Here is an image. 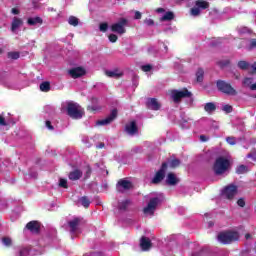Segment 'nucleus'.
<instances>
[{
  "instance_id": "obj_1",
  "label": "nucleus",
  "mask_w": 256,
  "mask_h": 256,
  "mask_svg": "<svg viewBox=\"0 0 256 256\" xmlns=\"http://www.w3.org/2000/svg\"><path fill=\"white\" fill-rule=\"evenodd\" d=\"M180 165L181 160H179L178 158L169 159L166 162H162L160 168L158 169V171H156L154 177L152 178L151 183L153 185H159V183H161V181L165 179L169 167L170 169H177V167H179Z\"/></svg>"
},
{
  "instance_id": "obj_2",
  "label": "nucleus",
  "mask_w": 256,
  "mask_h": 256,
  "mask_svg": "<svg viewBox=\"0 0 256 256\" xmlns=\"http://www.w3.org/2000/svg\"><path fill=\"white\" fill-rule=\"evenodd\" d=\"M230 165L231 162L229 161V159L224 156H219L218 158H216L212 169L215 175H223V173H225L229 169Z\"/></svg>"
},
{
  "instance_id": "obj_3",
  "label": "nucleus",
  "mask_w": 256,
  "mask_h": 256,
  "mask_svg": "<svg viewBox=\"0 0 256 256\" xmlns=\"http://www.w3.org/2000/svg\"><path fill=\"white\" fill-rule=\"evenodd\" d=\"M66 111L68 117H71V119H82L85 115L83 108L75 102H68Z\"/></svg>"
},
{
  "instance_id": "obj_4",
  "label": "nucleus",
  "mask_w": 256,
  "mask_h": 256,
  "mask_svg": "<svg viewBox=\"0 0 256 256\" xmlns=\"http://www.w3.org/2000/svg\"><path fill=\"white\" fill-rule=\"evenodd\" d=\"M217 239L222 245H229L239 241V232L235 231H226L218 234Z\"/></svg>"
},
{
  "instance_id": "obj_5",
  "label": "nucleus",
  "mask_w": 256,
  "mask_h": 256,
  "mask_svg": "<svg viewBox=\"0 0 256 256\" xmlns=\"http://www.w3.org/2000/svg\"><path fill=\"white\" fill-rule=\"evenodd\" d=\"M216 87L220 93L224 95H229L231 97H235L237 95V90L225 80H217Z\"/></svg>"
},
{
  "instance_id": "obj_6",
  "label": "nucleus",
  "mask_w": 256,
  "mask_h": 256,
  "mask_svg": "<svg viewBox=\"0 0 256 256\" xmlns=\"http://www.w3.org/2000/svg\"><path fill=\"white\" fill-rule=\"evenodd\" d=\"M195 6L190 9V15L192 17H199L201 15V11H205V9H209L210 4L205 0H196Z\"/></svg>"
},
{
  "instance_id": "obj_7",
  "label": "nucleus",
  "mask_w": 256,
  "mask_h": 256,
  "mask_svg": "<svg viewBox=\"0 0 256 256\" xmlns=\"http://www.w3.org/2000/svg\"><path fill=\"white\" fill-rule=\"evenodd\" d=\"M171 97L174 103H179L181 99H189L193 97V93H191L187 88H183L182 90H171Z\"/></svg>"
},
{
  "instance_id": "obj_8",
  "label": "nucleus",
  "mask_w": 256,
  "mask_h": 256,
  "mask_svg": "<svg viewBox=\"0 0 256 256\" xmlns=\"http://www.w3.org/2000/svg\"><path fill=\"white\" fill-rule=\"evenodd\" d=\"M159 203H161L159 197L150 198L147 206L143 208L144 215H155Z\"/></svg>"
},
{
  "instance_id": "obj_9",
  "label": "nucleus",
  "mask_w": 256,
  "mask_h": 256,
  "mask_svg": "<svg viewBox=\"0 0 256 256\" xmlns=\"http://www.w3.org/2000/svg\"><path fill=\"white\" fill-rule=\"evenodd\" d=\"M128 21L125 18H121L119 22L114 23L111 25V31L113 33H118V35H123L127 33L125 26L127 25Z\"/></svg>"
},
{
  "instance_id": "obj_10",
  "label": "nucleus",
  "mask_w": 256,
  "mask_h": 256,
  "mask_svg": "<svg viewBox=\"0 0 256 256\" xmlns=\"http://www.w3.org/2000/svg\"><path fill=\"white\" fill-rule=\"evenodd\" d=\"M85 221H83V218L81 217H75L72 220L68 222V226L70 227V233H76L79 231V227L83 225Z\"/></svg>"
},
{
  "instance_id": "obj_11",
  "label": "nucleus",
  "mask_w": 256,
  "mask_h": 256,
  "mask_svg": "<svg viewBox=\"0 0 256 256\" xmlns=\"http://www.w3.org/2000/svg\"><path fill=\"white\" fill-rule=\"evenodd\" d=\"M116 189L118 193H123V191H129V189H133V183L125 179H120L116 184Z\"/></svg>"
},
{
  "instance_id": "obj_12",
  "label": "nucleus",
  "mask_w": 256,
  "mask_h": 256,
  "mask_svg": "<svg viewBox=\"0 0 256 256\" xmlns=\"http://www.w3.org/2000/svg\"><path fill=\"white\" fill-rule=\"evenodd\" d=\"M222 193L226 197V199H229L231 201V199H234L235 195H237V186L234 184H230L223 189Z\"/></svg>"
},
{
  "instance_id": "obj_13",
  "label": "nucleus",
  "mask_w": 256,
  "mask_h": 256,
  "mask_svg": "<svg viewBox=\"0 0 256 256\" xmlns=\"http://www.w3.org/2000/svg\"><path fill=\"white\" fill-rule=\"evenodd\" d=\"M118 115V111L117 108H114L113 110H111V113L108 117H106L105 119L102 120H98L96 122L97 125H110V123H113V121H115L116 117Z\"/></svg>"
},
{
  "instance_id": "obj_14",
  "label": "nucleus",
  "mask_w": 256,
  "mask_h": 256,
  "mask_svg": "<svg viewBox=\"0 0 256 256\" xmlns=\"http://www.w3.org/2000/svg\"><path fill=\"white\" fill-rule=\"evenodd\" d=\"M68 73L70 77H72V79H79V77H83V75H85V73L87 72L83 67H76V68L70 69Z\"/></svg>"
},
{
  "instance_id": "obj_15",
  "label": "nucleus",
  "mask_w": 256,
  "mask_h": 256,
  "mask_svg": "<svg viewBox=\"0 0 256 256\" xmlns=\"http://www.w3.org/2000/svg\"><path fill=\"white\" fill-rule=\"evenodd\" d=\"M181 180L177 177V175L173 172H169L166 176V184L171 187H175Z\"/></svg>"
},
{
  "instance_id": "obj_16",
  "label": "nucleus",
  "mask_w": 256,
  "mask_h": 256,
  "mask_svg": "<svg viewBox=\"0 0 256 256\" xmlns=\"http://www.w3.org/2000/svg\"><path fill=\"white\" fill-rule=\"evenodd\" d=\"M125 131L128 135H136V133H139V128L137 127V122L132 121L130 124H127L125 126Z\"/></svg>"
},
{
  "instance_id": "obj_17",
  "label": "nucleus",
  "mask_w": 256,
  "mask_h": 256,
  "mask_svg": "<svg viewBox=\"0 0 256 256\" xmlns=\"http://www.w3.org/2000/svg\"><path fill=\"white\" fill-rule=\"evenodd\" d=\"M140 247L142 249V251H149V249H151V247H153V243H151V239L142 236L140 239Z\"/></svg>"
},
{
  "instance_id": "obj_18",
  "label": "nucleus",
  "mask_w": 256,
  "mask_h": 256,
  "mask_svg": "<svg viewBox=\"0 0 256 256\" xmlns=\"http://www.w3.org/2000/svg\"><path fill=\"white\" fill-rule=\"evenodd\" d=\"M19 27H23V19L15 16L12 19L10 30L12 31V33H15V31H17Z\"/></svg>"
},
{
  "instance_id": "obj_19",
  "label": "nucleus",
  "mask_w": 256,
  "mask_h": 256,
  "mask_svg": "<svg viewBox=\"0 0 256 256\" xmlns=\"http://www.w3.org/2000/svg\"><path fill=\"white\" fill-rule=\"evenodd\" d=\"M26 229L31 231V233H39L41 230V224H39L37 221H30L26 224Z\"/></svg>"
},
{
  "instance_id": "obj_20",
  "label": "nucleus",
  "mask_w": 256,
  "mask_h": 256,
  "mask_svg": "<svg viewBox=\"0 0 256 256\" xmlns=\"http://www.w3.org/2000/svg\"><path fill=\"white\" fill-rule=\"evenodd\" d=\"M147 106L149 109H152V111H159V109H161V104L157 101V98H149Z\"/></svg>"
},
{
  "instance_id": "obj_21",
  "label": "nucleus",
  "mask_w": 256,
  "mask_h": 256,
  "mask_svg": "<svg viewBox=\"0 0 256 256\" xmlns=\"http://www.w3.org/2000/svg\"><path fill=\"white\" fill-rule=\"evenodd\" d=\"M105 75L112 79H119V78L123 77V72L120 71L119 69L106 70Z\"/></svg>"
},
{
  "instance_id": "obj_22",
  "label": "nucleus",
  "mask_w": 256,
  "mask_h": 256,
  "mask_svg": "<svg viewBox=\"0 0 256 256\" xmlns=\"http://www.w3.org/2000/svg\"><path fill=\"white\" fill-rule=\"evenodd\" d=\"M81 177H83V172L80 169H75L74 171H71L68 175L70 181H79Z\"/></svg>"
},
{
  "instance_id": "obj_23",
  "label": "nucleus",
  "mask_w": 256,
  "mask_h": 256,
  "mask_svg": "<svg viewBox=\"0 0 256 256\" xmlns=\"http://www.w3.org/2000/svg\"><path fill=\"white\" fill-rule=\"evenodd\" d=\"M27 23L30 26H34V25H43V18L36 16L34 18H28Z\"/></svg>"
},
{
  "instance_id": "obj_24",
  "label": "nucleus",
  "mask_w": 256,
  "mask_h": 256,
  "mask_svg": "<svg viewBox=\"0 0 256 256\" xmlns=\"http://www.w3.org/2000/svg\"><path fill=\"white\" fill-rule=\"evenodd\" d=\"M204 78H205V70H203V68H198V70L196 71L197 83H203Z\"/></svg>"
},
{
  "instance_id": "obj_25",
  "label": "nucleus",
  "mask_w": 256,
  "mask_h": 256,
  "mask_svg": "<svg viewBox=\"0 0 256 256\" xmlns=\"http://www.w3.org/2000/svg\"><path fill=\"white\" fill-rule=\"evenodd\" d=\"M237 67L239 69H241L242 71H247V69H249V67H251V64H249V62H247L245 60H240L237 63Z\"/></svg>"
},
{
  "instance_id": "obj_26",
  "label": "nucleus",
  "mask_w": 256,
  "mask_h": 256,
  "mask_svg": "<svg viewBox=\"0 0 256 256\" xmlns=\"http://www.w3.org/2000/svg\"><path fill=\"white\" fill-rule=\"evenodd\" d=\"M40 91H43V93H49V91H51V83L49 81L42 82L40 84Z\"/></svg>"
},
{
  "instance_id": "obj_27",
  "label": "nucleus",
  "mask_w": 256,
  "mask_h": 256,
  "mask_svg": "<svg viewBox=\"0 0 256 256\" xmlns=\"http://www.w3.org/2000/svg\"><path fill=\"white\" fill-rule=\"evenodd\" d=\"M173 19H175V14L168 11L160 18V21H173Z\"/></svg>"
},
{
  "instance_id": "obj_28",
  "label": "nucleus",
  "mask_w": 256,
  "mask_h": 256,
  "mask_svg": "<svg viewBox=\"0 0 256 256\" xmlns=\"http://www.w3.org/2000/svg\"><path fill=\"white\" fill-rule=\"evenodd\" d=\"M236 173L237 175H245V173H249V167L245 166V165H239L236 168Z\"/></svg>"
},
{
  "instance_id": "obj_29",
  "label": "nucleus",
  "mask_w": 256,
  "mask_h": 256,
  "mask_svg": "<svg viewBox=\"0 0 256 256\" xmlns=\"http://www.w3.org/2000/svg\"><path fill=\"white\" fill-rule=\"evenodd\" d=\"M215 109H217V106H215V103L213 102H208L204 106V111L207 113H212V111H215Z\"/></svg>"
},
{
  "instance_id": "obj_30",
  "label": "nucleus",
  "mask_w": 256,
  "mask_h": 256,
  "mask_svg": "<svg viewBox=\"0 0 256 256\" xmlns=\"http://www.w3.org/2000/svg\"><path fill=\"white\" fill-rule=\"evenodd\" d=\"M80 203L85 209H88L89 205H91V200L87 196H83L80 198Z\"/></svg>"
},
{
  "instance_id": "obj_31",
  "label": "nucleus",
  "mask_w": 256,
  "mask_h": 256,
  "mask_svg": "<svg viewBox=\"0 0 256 256\" xmlns=\"http://www.w3.org/2000/svg\"><path fill=\"white\" fill-rule=\"evenodd\" d=\"M69 25H72V27H77L79 25V19L75 16H70L68 19Z\"/></svg>"
},
{
  "instance_id": "obj_32",
  "label": "nucleus",
  "mask_w": 256,
  "mask_h": 256,
  "mask_svg": "<svg viewBox=\"0 0 256 256\" xmlns=\"http://www.w3.org/2000/svg\"><path fill=\"white\" fill-rule=\"evenodd\" d=\"M7 57L8 59H13L14 61H16L17 59H19V57H21V54L19 52H8L7 53Z\"/></svg>"
},
{
  "instance_id": "obj_33",
  "label": "nucleus",
  "mask_w": 256,
  "mask_h": 256,
  "mask_svg": "<svg viewBox=\"0 0 256 256\" xmlns=\"http://www.w3.org/2000/svg\"><path fill=\"white\" fill-rule=\"evenodd\" d=\"M129 203H131V201H129V200H125V201L121 202L118 206V209H120V211H126L127 207H129Z\"/></svg>"
},
{
  "instance_id": "obj_34",
  "label": "nucleus",
  "mask_w": 256,
  "mask_h": 256,
  "mask_svg": "<svg viewBox=\"0 0 256 256\" xmlns=\"http://www.w3.org/2000/svg\"><path fill=\"white\" fill-rule=\"evenodd\" d=\"M59 187H62L63 189H69V186L67 185V179L60 178Z\"/></svg>"
},
{
  "instance_id": "obj_35",
  "label": "nucleus",
  "mask_w": 256,
  "mask_h": 256,
  "mask_svg": "<svg viewBox=\"0 0 256 256\" xmlns=\"http://www.w3.org/2000/svg\"><path fill=\"white\" fill-rule=\"evenodd\" d=\"M2 243L6 246V247H11V245H12V240H11V238H9V237H3L2 238Z\"/></svg>"
},
{
  "instance_id": "obj_36",
  "label": "nucleus",
  "mask_w": 256,
  "mask_h": 256,
  "mask_svg": "<svg viewBox=\"0 0 256 256\" xmlns=\"http://www.w3.org/2000/svg\"><path fill=\"white\" fill-rule=\"evenodd\" d=\"M107 29H109V24H107V22L101 23L99 26V30L102 33H106Z\"/></svg>"
},
{
  "instance_id": "obj_37",
  "label": "nucleus",
  "mask_w": 256,
  "mask_h": 256,
  "mask_svg": "<svg viewBox=\"0 0 256 256\" xmlns=\"http://www.w3.org/2000/svg\"><path fill=\"white\" fill-rule=\"evenodd\" d=\"M226 143H228L229 145H236L237 140L235 139V137L229 136L226 138Z\"/></svg>"
},
{
  "instance_id": "obj_38",
  "label": "nucleus",
  "mask_w": 256,
  "mask_h": 256,
  "mask_svg": "<svg viewBox=\"0 0 256 256\" xmlns=\"http://www.w3.org/2000/svg\"><path fill=\"white\" fill-rule=\"evenodd\" d=\"M109 42L110 43H117V40L119 39V37H117L116 34H110L108 36Z\"/></svg>"
},
{
  "instance_id": "obj_39",
  "label": "nucleus",
  "mask_w": 256,
  "mask_h": 256,
  "mask_svg": "<svg viewBox=\"0 0 256 256\" xmlns=\"http://www.w3.org/2000/svg\"><path fill=\"white\" fill-rule=\"evenodd\" d=\"M242 83H243L244 87L251 88V86L253 85V84H251L252 83L251 78H248V77L244 78Z\"/></svg>"
},
{
  "instance_id": "obj_40",
  "label": "nucleus",
  "mask_w": 256,
  "mask_h": 256,
  "mask_svg": "<svg viewBox=\"0 0 256 256\" xmlns=\"http://www.w3.org/2000/svg\"><path fill=\"white\" fill-rule=\"evenodd\" d=\"M29 255V248H21L19 250V256H28Z\"/></svg>"
},
{
  "instance_id": "obj_41",
  "label": "nucleus",
  "mask_w": 256,
  "mask_h": 256,
  "mask_svg": "<svg viewBox=\"0 0 256 256\" xmlns=\"http://www.w3.org/2000/svg\"><path fill=\"white\" fill-rule=\"evenodd\" d=\"M223 111H225V113H232L233 112V106L226 104L223 106Z\"/></svg>"
},
{
  "instance_id": "obj_42",
  "label": "nucleus",
  "mask_w": 256,
  "mask_h": 256,
  "mask_svg": "<svg viewBox=\"0 0 256 256\" xmlns=\"http://www.w3.org/2000/svg\"><path fill=\"white\" fill-rule=\"evenodd\" d=\"M153 69V66H151L150 64H146L142 66V71H144V73H149V71H151Z\"/></svg>"
},
{
  "instance_id": "obj_43",
  "label": "nucleus",
  "mask_w": 256,
  "mask_h": 256,
  "mask_svg": "<svg viewBox=\"0 0 256 256\" xmlns=\"http://www.w3.org/2000/svg\"><path fill=\"white\" fill-rule=\"evenodd\" d=\"M144 23H145V25H147L148 27H153V25H155V21H154L153 19H151V18L145 19V20H144Z\"/></svg>"
},
{
  "instance_id": "obj_44",
  "label": "nucleus",
  "mask_w": 256,
  "mask_h": 256,
  "mask_svg": "<svg viewBox=\"0 0 256 256\" xmlns=\"http://www.w3.org/2000/svg\"><path fill=\"white\" fill-rule=\"evenodd\" d=\"M249 50L256 49V39H251L248 47Z\"/></svg>"
},
{
  "instance_id": "obj_45",
  "label": "nucleus",
  "mask_w": 256,
  "mask_h": 256,
  "mask_svg": "<svg viewBox=\"0 0 256 256\" xmlns=\"http://www.w3.org/2000/svg\"><path fill=\"white\" fill-rule=\"evenodd\" d=\"M229 63H231L229 60H225V61H220L218 62L219 67H227V65H229Z\"/></svg>"
},
{
  "instance_id": "obj_46",
  "label": "nucleus",
  "mask_w": 256,
  "mask_h": 256,
  "mask_svg": "<svg viewBox=\"0 0 256 256\" xmlns=\"http://www.w3.org/2000/svg\"><path fill=\"white\" fill-rule=\"evenodd\" d=\"M247 159H252V161H256V152H251L247 154Z\"/></svg>"
},
{
  "instance_id": "obj_47",
  "label": "nucleus",
  "mask_w": 256,
  "mask_h": 256,
  "mask_svg": "<svg viewBox=\"0 0 256 256\" xmlns=\"http://www.w3.org/2000/svg\"><path fill=\"white\" fill-rule=\"evenodd\" d=\"M237 205L238 207H245V199L244 198H240L237 200Z\"/></svg>"
},
{
  "instance_id": "obj_48",
  "label": "nucleus",
  "mask_w": 256,
  "mask_h": 256,
  "mask_svg": "<svg viewBox=\"0 0 256 256\" xmlns=\"http://www.w3.org/2000/svg\"><path fill=\"white\" fill-rule=\"evenodd\" d=\"M45 123H46V127H47V129H49V131H53V129H55V127H53V124H51V121L47 120Z\"/></svg>"
},
{
  "instance_id": "obj_49",
  "label": "nucleus",
  "mask_w": 256,
  "mask_h": 256,
  "mask_svg": "<svg viewBox=\"0 0 256 256\" xmlns=\"http://www.w3.org/2000/svg\"><path fill=\"white\" fill-rule=\"evenodd\" d=\"M0 125L2 127H6L7 122L5 121V118L3 116H0Z\"/></svg>"
},
{
  "instance_id": "obj_50",
  "label": "nucleus",
  "mask_w": 256,
  "mask_h": 256,
  "mask_svg": "<svg viewBox=\"0 0 256 256\" xmlns=\"http://www.w3.org/2000/svg\"><path fill=\"white\" fill-rule=\"evenodd\" d=\"M11 13H12L13 15H19L20 11H19V9H17V8H12V9H11Z\"/></svg>"
},
{
  "instance_id": "obj_51",
  "label": "nucleus",
  "mask_w": 256,
  "mask_h": 256,
  "mask_svg": "<svg viewBox=\"0 0 256 256\" xmlns=\"http://www.w3.org/2000/svg\"><path fill=\"white\" fill-rule=\"evenodd\" d=\"M141 17H142L141 12L136 11V12H135V15H134V19H141Z\"/></svg>"
},
{
  "instance_id": "obj_52",
  "label": "nucleus",
  "mask_w": 256,
  "mask_h": 256,
  "mask_svg": "<svg viewBox=\"0 0 256 256\" xmlns=\"http://www.w3.org/2000/svg\"><path fill=\"white\" fill-rule=\"evenodd\" d=\"M252 68V74L256 73V61L251 65Z\"/></svg>"
},
{
  "instance_id": "obj_53",
  "label": "nucleus",
  "mask_w": 256,
  "mask_h": 256,
  "mask_svg": "<svg viewBox=\"0 0 256 256\" xmlns=\"http://www.w3.org/2000/svg\"><path fill=\"white\" fill-rule=\"evenodd\" d=\"M156 13H165V8H157Z\"/></svg>"
},
{
  "instance_id": "obj_54",
  "label": "nucleus",
  "mask_w": 256,
  "mask_h": 256,
  "mask_svg": "<svg viewBox=\"0 0 256 256\" xmlns=\"http://www.w3.org/2000/svg\"><path fill=\"white\" fill-rule=\"evenodd\" d=\"M245 239L246 240L253 239V236L250 233H246L245 234Z\"/></svg>"
},
{
  "instance_id": "obj_55",
  "label": "nucleus",
  "mask_w": 256,
  "mask_h": 256,
  "mask_svg": "<svg viewBox=\"0 0 256 256\" xmlns=\"http://www.w3.org/2000/svg\"><path fill=\"white\" fill-rule=\"evenodd\" d=\"M200 140L203 141V142L207 141V136L201 135Z\"/></svg>"
},
{
  "instance_id": "obj_56",
  "label": "nucleus",
  "mask_w": 256,
  "mask_h": 256,
  "mask_svg": "<svg viewBox=\"0 0 256 256\" xmlns=\"http://www.w3.org/2000/svg\"><path fill=\"white\" fill-rule=\"evenodd\" d=\"M105 147V143L101 142L98 146L97 149H103Z\"/></svg>"
},
{
  "instance_id": "obj_57",
  "label": "nucleus",
  "mask_w": 256,
  "mask_h": 256,
  "mask_svg": "<svg viewBox=\"0 0 256 256\" xmlns=\"http://www.w3.org/2000/svg\"><path fill=\"white\" fill-rule=\"evenodd\" d=\"M235 79L239 80L241 79V74H234Z\"/></svg>"
},
{
  "instance_id": "obj_58",
  "label": "nucleus",
  "mask_w": 256,
  "mask_h": 256,
  "mask_svg": "<svg viewBox=\"0 0 256 256\" xmlns=\"http://www.w3.org/2000/svg\"><path fill=\"white\" fill-rule=\"evenodd\" d=\"M91 167H88L87 171H86V175H91Z\"/></svg>"
},
{
  "instance_id": "obj_59",
  "label": "nucleus",
  "mask_w": 256,
  "mask_h": 256,
  "mask_svg": "<svg viewBox=\"0 0 256 256\" xmlns=\"http://www.w3.org/2000/svg\"><path fill=\"white\" fill-rule=\"evenodd\" d=\"M209 226H210V227H213V224H212V222H210V223H209Z\"/></svg>"
},
{
  "instance_id": "obj_60",
  "label": "nucleus",
  "mask_w": 256,
  "mask_h": 256,
  "mask_svg": "<svg viewBox=\"0 0 256 256\" xmlns=\"http://www.w3.org/2000/svg\"><path fill=\"white\" fill-rule=\"evenodd\" d=\"M88 109H91L92 111H95V109L91 108V107H88Z\"/></svg>"
},
{
  "instance_id": "obj_61",
  "label": "nucleus",
  "mask_w": 256,
  "mask_h": 256,
  "mask_svg": "<svg viewBox=\"0 0 256 256\" xmlns=\"http://www.w3.org/2000/svg\"><path fill=\"white\" fill-rule=\"evenodd\" d=\"M243 43H244L243 41L240 42L241 45H243Z\"/></svg>"
},
{
  "instance_id": "obj_62",
  "label": "nucleus",
  "mask_w": 256,
  "mask_h": 256,
  "mask_svg": "<svg viewBox=\"0 0 256 256\" xmlns=\"http://www.w3.org/2000/svg\"><path fill=\"white\" fill-rule=\"evenodd\" d=\"M238 49H241V45H240V46H238Z\"/></svg>"
},
{
  "instance_id": "obj_63",
  "label": "nucleus",
  "mask_w": 256,
  "mask_h": 256,
  "mask_svg": "<svg viewBox=\"0 0 256 256\" xmlns=\"http://www.w3.org/2000/svg\"><path fill=\"white\" fill-rule=\"evenodd\" d=\"M51 11H55V10L52 8Z\"/></svg>"
}]
</instances>
